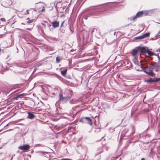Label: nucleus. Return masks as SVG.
I'll return each mask as SVG.
<instances>
[{
    "instance_id": "obj_1",
    "label": "nucleus",
    "mask_w": 160,
    "mask_h": 160,
    "mask_svg": "<svg viewBox=\"0 0 160 160\" xmlns=\"http://www.w3.org/2000/svg\"><path fill=\"white\" fill-rule=\"evenodd\" d=\"M70 100V97L68 96H64L62 93L60 92L59 93L58 100L56 102V105H59L60 102H62L63 103H67Z\"/></svg>"
},
{
    "instance_id": "obj_2",
    "label": "nucleus",
    "mask_w": 160,
    "mask_h": 160,
    "mask_svg": "<svg viewBox=\"0 0 160 160\" xmlns=\"http://www.w3.org/2000/svg\"><path fill=\"white\" fill-rule=\"evenodd\" d=\"M80 122H82L83 123H86L90 126L92 125V120L88 117H83L81 118L80 120Z\"/></svg>"
},
{
    "instance_id": "obj_3",
    "label": "nucleus",
    "mask_w": 160,
    "mask_h": 160,
    "mask_svg": "<svg viewBox=\"0 0 160 160\" xmlns=\"http://www.w3.org/2000/svg\"><path fill=\"white\" fill-rule=\"evenodd\" d=\"M90 10V14L92 15H96L97 13L99 12V10L95 6H92L88 8Z\"/></svg>"
},
{
    "instance_id": "obj_4",
    "label": "nucleus",
    "mask_w": 160,
    "mask_h": 160,
    "mask_svg": "<svg viewBox=\"0 0 160 160\" xmlns=\"http://www.w3.org/2000/svg\"><path fill=\"white\" fill-rule=\"evenodd\" d=\"M18 148L23 152H25L28 151L29 149L30 146L28 144H25L19 146Z\"/></svg>"
},
{
    "instance_id": "obj_5",
    "label": "nucleus",
    "mask_w": 160,
    "mask_h": 160,
    "mask_svg": "<svg viewBox=\"0 0 160 160\" xmlns=\"http://www.w3.org/2000/svg\"><path fill=\"white\" fill-rule=\"evenodd\" d=\"M150 34V33L147 32L141 36L135 37L134 38L135 39H141L143 38H145L149 37Z\"/></svg>"
},
{
    "instance_id": "obj_6",
    "label": "nucleus",
    "mask_w": 160,
    "mask_h": 160,
    "mask_svg": "<svg viewBox=\"0 0 160 160\" xmlns=\"http://www.w3.org/2000/svg\"><path fill=\"white\" fill-rule=\"evenodd\" d=\"M51 23L53 27L54 28H57L59 26V22L58 21H53Z\"/></svg>"
},
{
    "instance_id": "obj_7",
    "label": "nucleus",
    "mask_w": 160,
    "mask_h": 160,
    "mask_svg": "<svg viewBox=\"0 0 160 160\" xmlns=\"http://www.w3.org/2000/svg\"><path fill=\"white\" fill-rule=\"evenodd\" d=\"M138 53H139V52L138 49V47H137L132 50V55L134 57H135Z\"/></svg>"
},
{
    "instance_id": "obj_8",
    "label": "nucleus",
    "mask_w": 160,
    "mask_h": 160,
    "mask_svg": "<svg viewBox=\"0 0 160 160\" xmlns=\"http://www.w3.org/2000/svg\"><path fill=\"white\" fill-rule=\"evenodd\" d=\"M138 49L139 52H146L147 51L145 47H138Z\"/></svg>"
},
{
    "instance_id": "obj_9",
    "label": "nucleus",
    "mask_w": 160,
    "mask_h": 160,
    "mask_svg": "<svg viewBox=\"0 0 160 160\" xmlns=\"http://www.w3.org/2000/svg\"><path fill=\"white\" fill-rule=\"evenodd\" d=\"M35 117L33 114L30 112H28V115L27 118L30 119H33Z\"/></svg>"
},
{
    "instance_id": "obj_10",
    "label": "nucleus",
    "mask_w": 160,
    "mask_h": 160,
    "mask_svg": "<svg viewBox=\"0 0 160 160\" xmlns=\"http://www.w3.org/2000/svg\"><path fill=\"white\" fill-rule=\"evenodd\" d=\"M144 72H145L147 74H148L149 76L152 77H154L155 75V74L152 71H151L150 72H148L145 70H144Z\"/></svg>"
},
{
    "instance_id": "obj_11",
    "label": "nucleus",
    "mask_w": 160,
    "mask_h": 160,
    "mask_svg": "<svg viewBox=\"0 0 160 160\" xmlns=\"http://www.w3.org/2000/svg\"><path fill=\"white\" fill-rule=\"evenodd\" d=\"M125 132V133L124 135L126 136H128L130 135L132 133L130 131V130L128 129H125L123 133Z\"/></svg>"
},
{
    "instance_id": "obj_12",
    "label": "nucleus",
    "mask_w": 160,
    "mask_h": 160,
    "mask_svg": "<svg viewBox=\"0 0 160 160\" xmlns=\"http://www.w3.org/2000/svg\"><path fill=\"white\" fill-rule=\"evenodd\" d=\"M132 61L135 64L137 65H138L139 64L137 58H136V57H134V58L132 59Z\"/></svg>"
},
{
    "instance_id": "obj_13",
    "label": "nucleus",
    "mask_w": 160,
    "mask_h": 160,
    "mask_svg": "<svg viewBox=\"0 0 160 160\" xmlns=\"http://www.w3.org/2000/svg\"><path fill=\"white\" fill-rule=\"evenodd\" d=\"M146 81L148 82L151 83L153 82H156V80L154 78L152 79V78H150L149 79L147 80Z\"/></svg>"
},
{
    "instance_id": "obj_14",
    "label": "nucleus",
    "mask_w": 160,
    "mask_h": 160,
    "mask_svg": "<svg viewBox=\"0 0 160 160\" xmlns=\"http://www.w3.org/2000/svg\"><path fill=\"white\" fill-rule=\"evenodd\" d=\"M67 71V69H65L62 71L61 72V73L62 75L63 76H65L66 75Z\"/></svg>"
},
{
    "instance_id": "obj_15",
    "label": "nucleus",
    "mask_w": 160,
    "mask_h": 160,
    "mask_svg": "<svg viewBox=\"0 0 160 160\" xmlns=\"http://www.w3.org/2000/svg\"><path fill=\"white\" fill-rule=\"evenodd\" d=\"M146 52L148 53V54L149 55L152 56L154 55V54L152 52L150 51L148 49L147 50Z\"/></svg>"
},
{
    "instance_id": "obj_16",
    "label": "nucleus",
    "mask_w": 160,
    "mask_h": 160,
    "mask_svg": "<svg viewBox=\"0 0 160 160\" xmlns=\"http://www.w3.org/2000/svg\"><path fill=\"white\" fill-rule=\"evenodd\" d=\"M143 14V11H140L138 12L136 14L137 16H138V18L141 16Z\"/></svg>"
},
{
    "instance_id": "obj_17",
    "label": "nucleus",
    "mask_w": 160,
    "mask_h": 160,
    "mask_svg": "<svg viewBox=\"0 0 160 160\" xmlns=\"http://www.w3.org/2000/svg\"><path fill=\"white\" fill-rule=\"evenodd\" d=\"M61 60V58L60 56H58L56 58V61L57 63L60 62V60Z\"/></svg>"
},
{
    "instance_id": "obj_18",
    "label": "nucleus",
    "mask_w": 160,
    "mask_h": 160,
    "mask_svg": "<svg viewBox=\"0 0 160 160\" xmlns=\"http://www.w3.org/2000/svg\"><path fill=\"white\" fill-rule=\"evenodd\" d=\"M137 18H138V16H137V15H136L134 17H131L130 18V19L131 20L135 21Z\"/></svg>"
},
{
    "instance_id": "obj_19",
    "label": "nucleus",
    "mask_w": 160,
    "mask_h": 160,
    "mask_svg": "<svg viewBox=\"0 0 160 160\" xmlns=\"http://www.w3.org/2000/svg\"><path fill=\"white\" fill-rule=\"evenodd\" d=\"M34 21V20L33 19L28 20L26 24H30L32 23Z\"/></svg>"
},
{
    "instance_id": "obj_20",
    "label": "nucleus",
    "mask_w": 160,
    "mask_h": 160,
    "mask_svg": "<svg viewBox=\"0 0 160 160\" xmlns=\"http://www.w3.org/2000/svg\"><path fill=\"white\" fill-rule=\"evenodd\" d=\"M158 36V35H156L155 37H154L153 38H151L150 39V40H154L157 39V37Z\"/></svg>"
},
{
    "instance_id": "obj_21",
    "label": "nucleus",
    "mask_w": 160,
    "mask_h": 160,
    "mask_svg": "<svg viewBox=\"0 0 160 160\" xmlns=\"http://www.w3.org/2000/svg\"><path fill=\"white\" fill-rule=\"evenodd\" d=\"M23 94H22L19 95H18L17 97L15 98V99H17V98H20L22 96H23Z\"/></svg>"
},
{
    "instance_id": "obj_22",
    "label": "nucleus",
    "mask_w": 160,
    "mask_h": 160,
    "mask_svg": "<svg viewBox=\"0 0 160 160\" xmlns=\"http://www.w3.org/2000/svg\"><path fill=\"white\" fill-rule=\"evenodd\" d=\"M60 160H72V159L68 158H63L61 159Z\"/></svg>"
},
{
    "instance_id": "obj_23",
    "label": "nucleus",
    "mask_w": 160,
    "mask_h": 160,
    "mask_svg": "<svg viewBox=\"0 0 160 160\" xmlns=\"http://www.w3.org/2000/svg\"><path fill=\"white\" fill-rule=\"evenodd\" d=\"M1 27H3L4 29H5V27L4 25H3L2 24H1V20H0V28Z\"/></svg>"
},
{
    "instance_id": "obj_24",
    "label": "nucleus",
    "mask_w": 160,
    "mask_h": 160,
    "mask_svg": "<svg viewBox=\"0 0 160 160\" xmlns=\"http://www.w3.org/2000/svg\"><path fill=\"white\" fill-rule=\"evenodd\" d=\"M35 146H41V147H42V146H43V145H42L41 144H36V145H35Z\"/></svg>"
},
{
    "instance_id": "obj_25",
    "label": "nucleus",
    "mask_w": 160,
    "mask_h": 160,
    "mask_svg": "<svg viewBox=\"0 0 160 160\" xmlns=\"http://www.w3.org/2000/svg\"><path fill=\"white\" fill-rule=\"evenodd\" d=\"M0 20L2 21L5 22L6 21L5 19L4 18H2L0 19Z\"/></svg>"
},
{
    "instance_id": "obj_26",
    "label": "nucleus",
    "mask_w": 160,
    "mask_h": 160,
    "mask_svg": "<svg viewBox=\"0 0 160 160\" xmlns=\"http://www.w3.org/2000/svg\"><path fill=\"white\" fill-rule=\"evenodd\" d=\"M29 10H27L26 11V12H25V13H24V14L25 15H26V14H29Z\"/></svg>"
},
{
    "instance_id": "obj_27",
    "label": "nucleus",
    "mask_w": 160,
    "mask_h": 160,
    "mask_svg": "<svg viewBox=\"0 0 160 160\" xmlns=\"http://www.w3.org/2000/svg\"><path fill=\"white\" fill-rule=\"evenodd\" d=\"M156 80V82H157L159 81L160 80V78H157L155 79Z\"/></svg>"
},
{
    "instance_id": "obj_28",
    "label": "nucleus",
    "mask_w": 160,
    "mask_h": 160,
    "mask_svg": "<svg viewBox=\"0 0 160 160\" xmlns=\"http://www.w3.org/2000/svg\"><path fill=\"white\" fill-rule=\"evenodd\" d=\"M70 101V103L71 104H73V101L72 100H71L70 99V100H69Z\"/></svg>"
},
{
    "instance_id": "obj_29",
    "label": "nucleus",
    "mask_w": 160,
    "mask_h": 160,
    "mask_svg": "<svg viewBox=\"0 0 160 160\" xmlns=\"http://www.w3.org/2000/svg\"><path fill=\"white\" fill-rule=\"evenodd\" d=\"M64 22H65V21H63L62 22V23H61V26H60V27H62V26H63V24H64Z\"/></svg>"
},
{
    "instance_id": "obj_30",
    "label": "nucleus",
    "mask_w": 160,
    "mask_h": 160,
    "mask_svg": "<svg viewBox=\"0 0 160 160\" xmlns=\"http://www.w3.org/2000/svg\"><path fill=\"white\" fill-rule=\"evenodd\" d=\"M106 42H107V43H108V45H110V44H111V43H111H111H108V42H107V40H106Z\"/></svg>"
},
{
    "instance_id": "obj_31",
    "label": "nucleus",
    "mask_w": 160,
    "mask_h": 160,
    "mask_svg": "<svg viewBox=\"0 0 160 160\" xmlns=\"http://www.w3.org/2000/svg\"><path fill=\"white\" fill-rule=\"evenodd\" d=\"M3 66L1 65V64H0V68H3Z\"/></svg>"
},
{
    "instance_id": "obj_32",
    "label": "nucleus",
    "mask_w": 160,
    "mask_h": 160,
    "mask_svg": "<svg viewBox=\"0 0 160 160\" xmlns=\"http://www.w3.org/2000/svg\"><path fill=\"white\" fill-rule=\"evenodd\" d=\"M51 25L50 24H48V27H51Z\"/></svg>"
},
{
    "instance_id": "obj_33",
    "label": "nucleus",
    "mask_w": 160,
    "mask_h": 160,
    "mask_svg": "<svg viewBox=\"0 0 160 160\" xmlns=\"http://www.w3.org/2000/svg\"><path fill=\"white\" fill-rule=\"evenodd\" d=\"M141 160H145V159L144 158H142Z\"/></svg>"
},
{
    "instance_id": "obj_34",
    "label": "nucleus",
    "mask_w": 160,
    "mask_h": 160,
    "mask_svg": "<svg viewBox=\"0 0 160 160\" xmlns=\"http://www.w3.org/2000/svg\"><path fill=\"white\" fill-rule=\"evenodd\" d=\"M155 71H156V72H158V69H155Z\"/></svg>"
},
{
    "instance_id": "obj_35",
    "label": "nucleus",
    "mask_w": 160,
    "mask_h": 160,
    "mask_svg": "<svg viewBox=\"0 0 160 160\" xmlns=\"http://www.w3.org/2000/svg\"><path fill=\"white\" fill-rule=\"evenodd\" d=\"M152 67H153L152 68V69H154V65H153Z\"/></svg>"
},
{
    "instance_id": "obj_36",
    "label": "nucleus",
    "mask_w": 160,
    "mask_h": 160,
    "mask_svg": "<svg viewBox=\"0 0 160 160\" xmlns=\"http://www.w3.org/2000/svg\"><path fill=\"white\" fill-rule=\"evenodd\" d=\"M102 152H102H101V151H100V152H99V153H98V154H99L101 153V152Z\"/></svg>"
},
{
    "instance_id": "obj_37",
    "label": "nucleus",
    "mask_w": 160,
    "mask_h": 160,
    "mask_svg": "<svg viewBox=\"0 0 160 160\" xmlns=\"http://www.w3.org/2000/svg\"><path fill=\"white\" fill-rule=\"evenodd\" d=\"M160 33V31H159V32H158V34H157V35H158V34H159Z\"/></svg>"
},
{
    "instance_id": "obj_38",
    "label": "nucleus",
    "mask_w": 160,
    "mask_h": 160,
    "mask_svg": "<svg viewBox=\"0 0 160 160\" xmlns=\"http://www.w3.org/2000/svg\"><path fill=\"white\" fill-rule=\"evenodd\" d=\"M22 24H24V25H25V24H24L23 23H22Z\"/></svg>"
},
{
    "instance_id": "obj_39",
    "label": "nucleus",
    "mask_w": 160,
    "mask_h": 160,
    "mask_svg": "<svg viewBox=\"0 0 160 160\" xmlns=\"http://www.w3.org/2000/svg\"><path fill=\"white\" fill-rule=\"evenodd\" d=\"M27 29H28V30H30V28H28Z\"/></svg>"
},
{
    "instance_id": "obj_40",
    "label": "nucleus",
    "mask_w": 160,
    "mask_h": 160,
    "mask_svg": "<svg viewBox=\"0 0 160 160\" xmlns=\"http://www.w3.org/2000/svg\"><path fill=\"white\" fill-rule=\"evenodd\" d=\"M158 58L159 59V58H159V56H158Z\"/></svg>"
},
{
    "instance_id": "obj_41",
    "label": "nucleus",
    "mask_w": 160,
    "mask_h": 160,
    "mask_svg": "<svg viewBox=\"0 0 160 160\" xmlns=\"http://www.w3.org/2000/svg\"><path fill=\"white\" fill-rule=\"evenodd\" d=\"M44 10V9H42V11H43Z\"/></svg>"
},
{
    "instance_id": "obj_42",
    "label": "nucleus",
    "mask_w": 160,
    "mask_h": 160,
    "mask_svg": "<svg viewBox=\"0 0 160 160\" xmlns=\"http://www.w3.org/2000/svg\"><path fill=\"white\" fill-rule=\"evenodd\" d=\"M29 19V18H28L27 19V20Z\"/></svg>"
},
{
    "instance_id": "obj_43",
    "label": "nucleus",
    "mask_w": 160,
    "mask_h": 160,
    "mask_svg": "<svg viewBox=\"0 0 160 160\" xmlns=\"http://www.w3.org/2000/svg\"><path fill=\"white\" fill-rule=\"evenodd\" d=\"M52 94H54V93H52Z\"/></svg>"
}]
</instances>
